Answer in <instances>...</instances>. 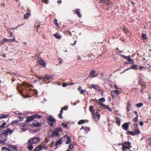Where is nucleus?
Returning a JSON list of instances; mask_svg holds the SVG:
<instances>
[{
  "label": "nucleus",
  "instance_id": "15",
  "mask_svg": "<svg viewBox=\"0 0 151 151\" xmlns=\"http://www.w3.org/2000/svg\"><path fill=\"white\" fill-rule=\"evenodd\" d=\"M138 84L140 85L141 86H143L144 88L146 87V83L143 81L141 78L138 82Z\"/></svg>",
  "mask_w": 151,
  "mask_h": 151
},
{
  "label": "nucleus",
  "instance_id": "21",
  "mask_svg": "<svg viewBox=\"0 0 151 151\" xmlns=\"http://www.w3.org/2000/svg\"><path fill=\"white\" fill-rule=\"evenodd\" d=\"M34 120L33 116L32 115L28 116L27 118V119L26 120V122H29Z\"/></svg>",
  "mask_w": 151,
  "mask_h": 151
},
{
  "label": "nucleus",
  "instance_id": "31",
  "mask_svg": "<svg viewBox=\"0 0 151 151\" xmlns=\"http://www.w3.org/2000/svg\"><path fill=\"white\" fill-rule=\"evenodd\" d=\"M1 151H12V150H11L10 149H9V148H8L7 147H2L1 149Z\"/></svg>",
  "mask_w": 151,
  "mask_h": 151
},
{
  "label": "nucleus",
  "instance_id": "59",
  "mask_svg": "<svg viewBox=\"0 0 151 151\" xmlns=\"http://www.w3.org/2000/svg\"><path fill=\"white\" fill-rule=\"evenodd\" d=\"M124 28L123 29L124 31L125 32H127L128 31V29L125 28L124 27Z\"/></svg>",
  "mask_w": 151,
  "mask_h": 151
},
{
  "label": "nucleus",
  "instance_id": "10",
  "mask_svg": "<svg viewBox=\"0 0 151 151\" xmlns=\"http://www.w3.org/2000/svg\"><path fill=\"white\" fill-rule=\"evenodd\" d=\"M99 104L101 106V107H103L104 109H106L109 111L110 112H112V109L110 107L108 106L107 105H105L104 104L102 103H99Z\"/></svg>",
  "mask_w": 151,
  "mask_h": 151
},
{
  "label": "nucleus",
  "instance_id": "25",
  "mask_svg": "<svg viewBox=\"0 0 151 151\" xmlns=\"http://www.w3.org/2000/svg\"><path fill=\"white\" fill-rule=\"evenodd\" d=\"M116 123L118 126H120V123L121 121V119L119 117H116Z\"/></svg>",
  "mask_w": 151,
  "mask_h": 151
},
{
  "label": "nucleus",
  "instance_id": "50",
  "mask_svg": "<svg viewBox=\"0 0 151 151\" xmlns=\"http://www.w3.org/2000/svg\"><path fill=\"white\" fill-rule=\"evenodd\" d=\"M54 23L57 26H59L57 22V19H55L54 20Z\"/></svg>",
  "mask_w": 151,
  "mask_h": 151
},
{
  "label": "nucleus",
  "instance_id": "40",
  "mask_svg": "<svg viewBox=\"0 0 151 151\" xmlns=\"http://www.w3.org/2000/svg\"><path fill=\"white\" fill-rule=\"evenodd\" d=\"M86 122L85 120H80L78 122V124L79 125L82 124Z\"/></svg>",
  "mask_w": 151,
  "mask_h": 151
},
{
  "label": "nucleus",
  "instance_id": "28",
  "mask_svg": "<svg viewBox=\"0 0 151 151\" xmlns=\"http://www.w3.org/2000/svg\"><path fill=\"white\" fill-rule=\"evenodd\" d=\"M6 122H4L0 126V130H2V129L6 128Z\"/></svg>",
  "mask_w": 151,
  "mask_h": 151
},
{
  "label": "nucleus",
  "instance_id": "3",
  "mask_svg": "<svg viewBox=\"0 0 151 151\" xmlns=\"http://www.w3.org/2000/svg\"><path fill=\"white\" fill-rule=\"evenodd\" d=\"M93 120L96 122L99 121L100 118V114L98 111L93 112L91 114Z\"/></svg>",
  "mask_w": 151,
  "mask_h": 151
},
{
  "label": "nucleus",
  "instance_id": "17",
  "mask_svg": "<svg viewBox=\"0 0 151 151\" xmlns=\"http://www.w3.org/2000/svg\"><path fill=\"white\" fill-rule=\"evenodd\" d=\"M44 147L42 146L41 145L36 147L34 151H39L42 150V149L44 148Z\"/></svg>",
  "mask_w": 151,
  "mask_h": 151
},
{
  "label": "nucleus",
  "instance_id": "19",
  "mask_svg": "<svg viewBox=\"0 0 151 151\" xmlns=\"http://www.w3.org/2000/svg\"><path fill=\"white\" fill-rule=\"evenodd\" d=\"M63 138H64V139H67V140L66 142V144H68L70 143L71 142V139L70 137H68L66 135L64 137H63Z\"/></svg>",
  "mask_w": 151,
  "mask_h": 151
},
{
  "label": "nucleus",
  "instance_id": "9",
  "mask_svg": "<svg viewBox=\"0 0 151 151\" xmlns=\"http://www.w3.org/2000/svg\"><path fill=\"white\" fill-rule=\"evenodd\" d=\"M96 73V71L94 70H91L90 71V74L88 76V77L91 78H93L97 77L98 76V74L97 73V74H95Z\"/></svg>",
  "mask_w": 151,
  "mask_h": 151
},
{
  "label": "nucleus",
  "instance_id": "64",
  "mask_svg": "<svg viewBox=\"0 0 151 151\" xmlns=\"http://www.w3.org/2000/svg\"><path fill=\"white\" fill-rule=\"evenodd\" d=\"M142 38H145L146 35L145 34H142Z\"/></svg>",
  "mask_w": 151,
  "mask_h": 151
},
{
  "label": "nucleus",
  "instance_id": "6",
  "mask_svg": "<svg viewBox=\"0 0 151 151\" xmlns=\"http://www.w3.org/2000/svg\"><path fill=\"white\" fill-rule=\"evenodd\" d=\"M121 91L118 90H115L112 91H111V96L113 98H114L117 95L121 93Z\"/></svg>",
  "mask_w": 151,
  "mask_h": 151
},
{
  "label": "nucleus",
  "instance_id": "62",
  "mask_svg": "<svg viewBox=\"0 0 151 151\" xmlns=\"http://www.w3.org/2000/svg\"><path fill=\"white\" fill-rule=\"evenodd\" d=\"M128 60L129 62L133 61L130 58H130H128Z\"/></svg>",
  "mask_w": 151,
  "mask_h": 151
},
{
  "label": "nucleus",
  "instance_id": "36",
  "mask_svg": "<svg viewBox=\"0 0 151 151\" xmlns=\"http://www.w3.org/2000/svg\"><path fill=\"white\" fill-rule=\"evenodd\" d=\"M93 106H91L89 107V110L91 112V114H92V113L93 112H95V111L94 110H93Z\"/></svg>",
  "mask_w": 151,
  "mask_h": 151
},
{
  "label": "nucleus",
  "instance_id": "54",
  "mask_svg": "<svg viewBox=\"0 0 151 151\" xmlns=\"http://www.w3.org/2000/svg\"><path fill=\"white\" fill-rule=\"evenodd\" d=\"M9 42H13L15 41V40L14 38H13L12 39H9Z\"/></svg>",
  "mask_w": 151,
  "mask_h": 151
},
{
  "label": "nucleus",
  "instance_id": "26",
  "mask_svg": "<svg viewBox=\"0 0 151 151\" xmlns=\"http://www.w3.org/2000/svg\"><path fill=\"white\" fill-rule=\"evenodd\" d=\"M64 110L63 108H61V109L60 111V112L59 114H58V117L60 119H63V117L62 116V114L63 112V110Z\"/></svg>",
  "mask_w": 151,
  "mask_h": 151
},
{
  "label": "nucleus",
  "instance_id": "45",
  "mask_svg": "<svg viewBox=\"0 0 151 151\" xmlns=\"http://www.w3.org/2000/svg\"><path fill=\"white\" fill-rule=\"evenodd\" d=\"M90 128L87 127H86L84 128V130L86 132H87L90 130Z\"/></svg>",
  "mask_w": 151,
  "mask_h": 151
},
{
  "label": "nucleus",
  "instance_id": "24",
  "mask_svg": "<svg viewBox=\"0 0 151 151\" xmlns=\"http://www.w3.org/2000/svg\"><path fill=\"white\" fill-rule=\"evenodd\" d=\"M34 120L35 119H40L42 118V116L40 115L36 114L33 115Z\"/></svg>",
  "mask_w": 151,
  "mask_h": 151
},
{
  "label": "nucleus",
  "instance_id": "42",
  "mask_svg": "<svg viewBox=\"0 0 151 151\" xmlns=\"http://www.w3.org/2000/svg\"><path fill=\"white\" fill-rule=\"evenodd\" d=\"M139 117V115L136 116L133 119V121L135 122H137L138 121V118Z\"/></svg>",
  "mask_w": 151,
  "mask_h": 151
},
{
  "label": "nucleus",
  "instance_id": "5",
  "mask_svg": "<svg viewBox=\"0 0 151 151\" xmlns=\"http://www.w3.org/2000/svg\"><path fill=\"white\" fill-rule=\"evenodd\" d=\"M131 147V144L129 141L125 142H124V145H123V147H122V150L124 151L126 149L129 150Z\"/></svg>",
  "mask_w": 151,
  "mask_h": 151
},
{
  "label": "nucleus",
  "instance_id": "13",
  "mask_svg": "<svg viewBox=\"0 0 151 151\" xmlns=\"http://www.w3.org/2000/svg\"><path fill=\"white\" fill-rule=\"evenodd\" d=\"M37 63H39L41 65L45 67L46 65V63H45L43 60L41 58L39 59Z\"/></svg>",
  "mask_w": 151,
  "mask_h": 151
},
{
  "label": "nucleus",
  "instance_id": "14",
  "mask_svg": "<svg viewBox=\"0 0 151 151\" xmlns=\"http://www.w3.org/2000/svg\"><path fill=\"white\" fill-rule=\"evenodd\" d=\"M64 140V138L62 137L59 138L55 144V146H57L59 145H60L62 142L63 140Z\"/></svg>",
  "mask_w": 151,
  "mask_h": 151
},
{
  "label": "nucleus",
  "instance_id": "18",
  "mask_svg": "<svg viewBox=\"0 0 151 151\" xmlns=\"http://www.w3.org/2000/svg\"><path fill=\"white\" fill-rule=\"evenodd\" d=\"M78 90L81 94H83L86 91L85 90L82 89L81 86H79L78 87Z\"/></svg>",
  "mask_w": 151,
  "mask_h": 151
},
{
  "label": "nucleus",
  "instance_id": "52",
  "mask_svg": "<svg viewBox=\"0 0 151 151\" xmlns=\"http://www.w3.org/2000/svg\"><path fill=\"white\" fill-rule=\"evenodd\" d=\"M145 88H144V87H143V86H141V89L140 90V92L141 93H144V89Z\"/></svg>",
  "mask_w": 151,
  "mask_h": 151
},
{
  "label": "nucleus",
  "instance_id": "48",
  "mask_svg": "<svg viewBox=\"0 0 151 151\" xmlns=\"http://www.w3.org/2000/svg\"><path fill=\"white\" fill-rule=\"evenodd\" d=\"M18 123V121L16 120L15 121H14L12 122L11 123V125H14L15 124H17Z\"/></svg>",
  "mask_w": 151,
  "mask_h": 151
},
{
  "label": "nucleus",
  "instance_id": "51",
  "mask_svg": "<svg viewBox=\"0 0 151 151\" xmlns=\"http://www.w3.org/2000/svg\"><path fill=\"white\" fill-rule=\"evenodd\" d=\"M99 2L100 3H106V0H99Z\"/></svg>",
  "mask_w": 151,
  "mask_h": 151
},
{
  "label": "nucleus",
  "instance_id": "56",
  "mask_svg": "<svg viewBox=\"0 0 151 151\" xmlns=\"http://www.w3.org/2000/svg\"><path fill=\"white\" fill-rule=\"evenodd\" d=\"M74 42L73 43H70V45H74L76 44V40H74Z\"/></svg>",
  "mask_w": 151,
  "mask_h": 151
},
{
  "label": "nucleus",
  "instance_id": "33",
  "mask_svg": "<svg viewBox=\"0 0 151 151\" xmlns=\"http://www.w3.org/2000/svg\"><path fill=\"white\" fill-rule=\"evenodd\" d=\"M138 65H134L131 66V69L134 70L138 69Z\"/></svg>",
  "mask_w": 151,
  "mask_h": 151
},
{
  "label": "nucleus",
  "instance_id": "34",
  "mask_svg": "<svg viewBox=\"0 0 151 151\" xmlns=\"http://www.w3.org/2000/svg\"><path fill=\"white\" fill-rule=\"evenodd\" d=\"M9 39H7L6 38H3V41L1 42V43L3 44L4 42L7 43V42H9Z\"/></svg>",
  "mask_w": 151,
  "mask_h": 151
},
{
  "label": "nucleus",
  "instance_id": "43",
  "mask_svg": "<svg viewBox=\"0 0 151 151\" xmlns=\"http://www.w3.org/2000/svg\"><path fill=\"white\" fill-rule=\"evenodd\" d=\"M55 130L56 131H57L58 133L59 132H62V131H63L62 129L60 127H59V128H56Z\"/></svg>",
  "mask_w": 151,
  "mask_h": 151
},
{
  "label": "nucleus",
  "instance_id": "20",
  "mask_svg": "<svg viewBox=\"0 0 151 151\" xmlns=\"http://www.w3.org/2000/svg\"><path fill=\"white\" fill-rule=\"evenodd\" d=\"M9 116V114H0V119L6 118L8 117Z\"/></svg>",
  "mask_w": 151,
  "mask_h": 151
},
{
  "label": "nucleus",
  "instance_id": "41",
  "mask_svg": "<svg viewBox=\"0 0 151 151\" xmlns=\"http://www.w3.org/2000/svg\"><path fill=\"white\" fill-rule=\"evenodd\" d=\"M143 104L142 103H140L138 104H137L136 105V106L137 107V108H139L141 107H142L143 106Z\"/></svg>",
  "mask_w": 151,
  "mask_h": 151
},
{
  "label": "nucleus",
  "instance_id": "61",
  "mask_svg": "<svg viewBox=\"0 0 151 151\" xmlns=\"http://www.w3.org/2000/svg\"><path fill=\"white\" fill-rule=\"evenodd\" d=\"M67 86V84L65 83H63L62 86L63 87H66Z\"/></svg>",
  "mask_w": 151,
  "mask_h": 151
},
{
  "label": "nucleus",
  "instance_id": "16",
  "mask_svg": "<svg viewBox=\"0 0 151 151\" xmlns=\"http://www.w3.org/2000/svg\"><path fill=\"white\" fill-rule=\"evenodd\" d=\"M131 109V105L130 101H128L127 103V106L126 107L127 111L129 112Z\"/></svg>",
  "mask_w": 151,
  "mask_h": 151
},
{
  "label": "nucleus",
  "instance_id": "12",
  "mask_svg": "<svg viewBox=\"0 0 151 151\" xmlns=\"http://www.w3.org/2000/svg\"><path fill=\"white\" fill-rule=\"evenodd\" d=\"M91 87L97 91H100L101 90V88L98 85L92 84L91 86Z\"/></svg>",
  "mask_w": 151,
  "mask_h": 151
},
{
  "label": "nucleus",
  "instance_id": "39",
  "mask_svg": "<svg viewBox=\"0 0 151 151\" xmlns=\"http://www.w3.org/2000/svg\"><path fill=\"white\" fill-rule=\"evenodd\" d=\"M105 101V99L104 98H102L99 100V102L101 103H102V102H104Z\"/></svg>",
  "mask_w": 151,
  "mask_h": 151
},
{
  "label": "nucleus",
  "instance_id": "38",
  "mask_svg": "<svg viewBox=\"0 0 151 151\" xmlns=\"http://www.w3.org/2000/svg\"><path fill=\"white\" fill-rule=\"evenodd\" d=\"M106 4L108 5H112L113 3L111 2L110 0H106Z\"/></svg>",
  "mask_w": 151,
  "mask_h": 151
},
{
  "label": "nucleus",
  "instance_id": "2",
  "mask_svg": "<svg viewBox=\"0 0 151 151\" xmlns=\"http://www.w3.org/2000/svg\"><path fill=\"white\" fill-rule=\"evenodd\" d=\"M40 141V138L38 137H33L30 138L28 140L27 148L28 150H32L33 149V144L38 143Z\"/></svg>",
  "mask_w": 151,
  "mask_h": 151
},
{
  "label": "nucleus",
  "instance_id": "11",
  "mask_svg": "<svg viewBox=\"0 0 151 151\" xmlns=\"http://www.w3.org/2000/svg\"><path fill=\"white\" fill-rule=\"evenodd\" d=\"M130 124V122L125 123L122 126L123 129L126 131H128V129L129 128V125Z\"/></svg>",
  "mask_w": 151,
  "mask_h": 151
},
{
  "label": "nucleus",
  "instance_id": "8",
  "mask_svg": "<svg viewBox=\"0 0 151 151\" xmlns=\"http://www.w3.org/2000/svg\"><path fill=\"white\" fill-rule=\"evenodd\" d=\"M13 131L11 130L9 128H7L6 131H2L1 132V134L7 136L9 133L11 134L13 132Z\"/></svg>",
  "mask_w": 151,
  "mask_h": 151
},
{
  "label": "nucleus",
  "instance_id": "57",
  "mask_svg": "<svg viewBox=\"0 0 151 151\" xmlns=\"http://www.w3.org/2000/svg\"><path fill=\"white\" fill-rule=\"evenodd\" d=\"M139 124L141 126H143V121L140 122L139 123Z\"/></svg>",
  "mask_w": 151,
  "mask_h": 151
},
{
  "label": "nucleus",
  "instance_id": "58",
  "mask_svg": "<svg viewBox=\"0 0 151 151\" xmlns=\"http://www.w3.org/2000/svg\"><path fill=\"white\" fill-rule=\"evenodd\" d=\"M42 1L46 4H47L48 1L47 0H42Z\"/></svg>",
  "mask_w": 151,
  "mask_h": 151
},
{
  "label": "nucleus",
  "instance_id": "1",
  "mask_svg": "<svg viewBox=\"0 0 151 151\" xmlns=\"http://www.w3.org/2000/svg\"><path fill=\"white\" fill-rule=\"evenodd\" d=\"M31 85L27 82H24L21 85V87L18 88L20 94H22L23 92H25L27 97H31L29 95L33 94L34 93L35 94L37 93V91L29 88Z\"/></svg>",
  "mask_w": 151,
  "mask_h": 151
},
{
  "label": "nucleus",
  "instance_id": "60",
  "mask_svg": "<svg viewBox=\"0 0 151 151\" xmlns=\"http://www.w3.org/2000/svg\"><path fill=\"white\" fill-rule=\"evenodd\" d=\"M13 74L14 75L16 76H17V77L19 76V74L17 73H13Z\"/></svg>",
  "mask_w": 151,
  "mask_h": 151
},
{
  "label": "nucleus",
  "instance_id": "32",
  "mask_svg": "<svg viewBox=\"0 0 151 151\" xmlns=\"http://www.w3.org/2000/svg\"><path fill=\"white\" fill-rule=\"evenodd\" d=\"M126 133L127 134H130L132 136H134L135 135V134H134V132L133 131H131L129 130L127 131L126 132Z\"/></svg>",
  "mask_w": 151,
  "mask_h": 151
},
{
  "label": "nucleus",
  "instance_id": "27",
  "mask_svg": "<svg viewBox=\"0 0 151 151\" xmlns=\"http://www.w3.org/2000/svg\"><path fill=\"white\" fill-rule=\"evenodd\" d=\"M41 124L40 122H37L36 123H33L32 125V126L33 127H39L41 126Z\"/></svg>",
  "mask_w": 151,
  "mask_h": 151
},
{
  "label": "nucleus",
  "instance_id": "44",
  "mask_svg": "<svg viewBox=\"0 0 151 151\" xmlns=\"http://www.w3.org/2000/svg\"><path fill=\"white\" fill-rule=\"evenodd\" d=\"M62 126L65 128H67V124H66L64 123H62Z\"/></svg>",
  "mask_w": 151,
  "mask_h": 151
},
{
  "label": "nucleus",
  "instance_id": "4",
  "mask_svg": "<svg viewBox=\"0 0 151 151\" xmlns=\"http://www.w3.org/2000/svg\"><path fill=\"white\" fill-rule=\"evenodd\" d=\"M47 120L48 124L52 127L54 126V124L56 122L55 119L51 116L47 118Z\"/></svg>",
  "mask_w": 151,
  "mask_h": 151
},
{
  "label": "nucleus",
  "instance_id": "46",
  "mask_svg": "<svg viewBox=\"0 0 151 151\" xmlns=\"http://www.w3.org/2000/svg\"><path fill=\"white\" fill-rule=\"evenodd\" d=\"M29 14L28 13H26L24 16V19L27 18L29 16Z\"/></svg>",
  "mask_w": 151,
  "mask_h": 151
},
{
  "label": "nucleus",
  "instance_id": "63",
  "mask_svg": "<svg viewBox=\"0 0 151 151\" xmlns=\"http://www.w3.org/2000/svg\"><path fill=\"white\" fill-rule=\"evenodd\" d=\"M58 61H59L60 63H62V59L60 58H59L58 59Z\"/></svg>",
  "mask_w": 151,
  "mask_h": 151
},
{
  "label": "nucleus",
  "instance_id": "37",
  "mask_svg": "<svg viewBox=\"0 0 151 151\" xmlns=\"http://www.w3.org/2000/svg\"><path fill=\"white\" fill-rule=\"evenodd\" d=\"M54 35L56 38H61L62 37V36L60 35L59 33H57L56 34Z\"/></svg>",
  "mask_w": 151,
  "mask_h": 151
},
{
  "label": "nucleus",
  "instance_id": "30",
  "mask_svg": "<svg viewBox=\"0 0 151 151\" xmlns=\"http://www.w3.org/2000/svg\"><path fill=\"white\" fill-rule=\"evenodd\" d=\"M76 13L77 14V15L79 17H81V15L80 13V10L79 9H77L75 11Z\"/></svg>",
  "mask_w": 151,
  "mask_h": 151
},
{
  "label": "nucleus",
  "instance_id": "7",
  "mask_svg": "<svg viewBox=\"0 0 151 151\" xmlns=\"http://www.w3.org/2000/svg\"><path fill=\"white\" fill-rule=\"evenodd\" d=\"M53 76L52 75H46L45 76L43 77V81L45 83H46V80H48L53 78Z\"/></svg>",
  "mask_w": 151,
  "mask_h": 151
},
{
  "label": "nucleus",
  "instance_id": "23",
  "mask_svg": "<svg viewBox=\"0 0 151 151\" xmlns=\"http://www.w3.org/2000/svg\"><path fill=\"white\" fill-rule=\"evenodd\" d=\"M9 148H12L14 150L17 151L18 150L17 147V145H8Z\"/></svg>",
  "mask_w": 151,
  "mask_h": 151
},
{
  "label": "nucleus",
  "instance_id": "53",
  "mask_svg": "<svg viewBox=\"0 0 151 151\" xmlns=\"http://www.w3.org/2000/svg\"><path fill=\"white\" fill-rule=\"evenodd\" d=\"M122 57L123 58H125V59H126L127 60H128V58H130V56H125V55H123L122 56Z\"/></svg>",
  "mask_w": 151,
  "mask_h": 151
},
{
  "label": "nucleus",
  "instance_id": "47",
  "mask_svg": "<svg viewBox=\"0 0 151 151\" xmlns=\"http://www.w3.org/2000/svg\"><path fill=\"white\" fill-rule=\"evenodd\" d=\"M74 146L72 144H70L69 145V148L68 149L72 150V149L73 148Z\"/></svg>",
  "mask_w": 151,
  "mask_h": 151
},
{
  "label": "nucleus",
  "instance_id": "49",
  "mask_svg": "<svg viewBox=\"0 0 151 151\" xmlns=\"http://www.w3.org/2000/svg\"><path fill=\"white\" fill-rule=\"evenodd\" d=\"M14 113L16 115H20L21 114V113L18 111H16L14 112Z\"/></svg>",
  "mask_w": 151,
  "mask_h": 151
},
{
  "label": "nucleus",
  "instance_id": "29",
  "mask_svg": "<svg viewBox=\"0 0 151 151\" xmlns=\"http://www.w3.org/2000/svg\"><path fill=\"white\" fill-rule=\"evenodd\" d=\"M134 132L135 134V135H139L140 133V130L138 128H137L135 129Z\"/></svg>",
  "mask_w": 151,
  "mask_h": 151
},
{
  "label": "nucleus",
  "instance_id": "55",
  "mask_svg": "<svg viewBox=\"0 0 151 151\" xmlns=\"http://www.w3.org/2000/svg\"><path fill=\"white\" fill-rule=\"evenodd\" d=\"M5 142L4 141H3L2 140H0V144H1L2 145H4L5 144Z\"/></svg>",
  "mask_w": 151,
  "mask_h": 151
},
{
  "label": "nucleus",
  "instance_id": "35",
  "mask_svg": "<svg viewBox=\"0 0 151 151\" xmlns=\"http://www.w3.org/2000/svg\"><path fill=\"white\" fill-rule=\"evenodd\" d=\"M19 26H18L17 27L14 28H8L7 29V30L8 32H9V33L11 32L10 30L12 31L13 30H14L16 29H17V28L19 27Z\"/></svg>",
  "mask_w": 151,
  "mask_h": 151
},
{
  "label": "nucleus",
  "instance_id": "22",
  "mask_svg": "<svg viewBox=\"0 0 151 151\" xmlns=\"http://www.w3.org/2000/svg\"><path fill=\"white\" fill-rule=\"evenodd\" d=\"M59 134V133L57 131L55 130V131L53 132L52 134V138L56 137L58 136Z\"/></svg>",
  "mask_w": 151,
  "mask_h": 151
}]
</instances>
